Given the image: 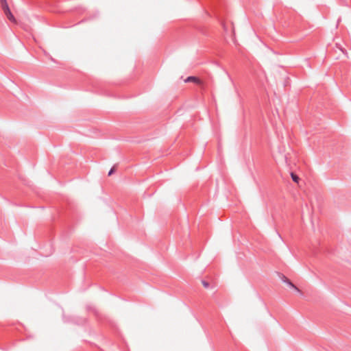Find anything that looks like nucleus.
<instances>
[{
  "label": "nucleus",
  "instance_id": "nucleus-8",
  "mask_svg": "<svg viewBox=\"0 0 351 351\" xmlns=\"http://www.w3.org/2000/svg\"><path fill=\"white\" fill-rule=\"evenodd\" d=\"M3 1H4V2H5V1H7V0H0L1 3H3Z\"/></svg>",
  "mask_w": 351,
  "mask_h": 351
},
{
  "label": "nucleus",
  "instance_id": "nucleus-4",
  "mask_svg": "<svg viewBox=\"0 0 351 351\" xmlns=\"http://www.w3.org/2000/svg\"><path fill=\"white\" fill-rule=\"evenodd\" d=\"M1 8L3 10V12H5V11H8V10L10 9L9 8V5L8 4V2L7 1H3V3H1Z\"/></svg>",
  "mask_w": 351,
  "mask_h": 351
},
{
  "label": "nucleus",
  "instance_id": "nucleus-6",
  "mask_svg": "<svg viewBox=\"0 0 351 351\" xmlns=\"http://www.w3.org/2000/svg\"><path fill=\"white\" fill-rule=\"evenodd\" d=\"M202 282L203 286L205 288L208 289L210 287V285H209V283L207 281L202 280Z\"/></svg>",
  "mask_w": 351,
  "mask_h": 351
},
{
  "label": "nucleus",
  "instance_id": "nucleus-9",
  "mask_svg": "<svg viewBox=\"0 0 351 351\" xmlns=\"http://www.w3.org/2000/svg\"><path fill=\"white\" fill-rule=\"evenodd\" d=\"M344 5H348V3L346 1H344Z\"/></svg>",
  "mask_w": 351,
  "mask_h": 351
},
{
  "label": "nucleus",
  "instance_id": "nucleus-3",
  "mask_svg": "<svg viewBox=\"0 0 351 351\" xmlns=\"http://www.w3.org/2000/svg\"><path fill=\"white\" fill-rule=\"evenodd\" d=\"M4 14H5L9 21H10L12 23L16 22V19L12 13L11 12L10 9H9L8 11H5Z\"/></svg>",
  "mask_w": 351,
  "mask_h": 351
},
{
  "label": "nucleus",
  "instance_id": "nucleus-2",
  "mask_svg": "<svg viewBox=\"0 0 351 351\" xmlns=\"http://www.w3.org/2000/svg\"><path fill=\"white\" fill-rule=\"evenodd\" d=\"M185 82H193L196 84L201 85L202 84L199 78L195 76H189L185 80Z\"/></svg>",
  "mask_w": 351,
  "mask_h": 351
},
{
  "label": "nucleus",
  "instance_id": "nucleus-1",
  "mask_svg": "<svg viewBox=\"0 0 351 351\" xmlns=\"http://www.w3.org/2000/svg\"><path fill=\"white\" fill-rule=\"evenodd\" d=\"M280 277L282 282L287 284L290 287L294 289L297 292L300 293V294H302L301 291L295 285H293L291 282V281L289 279H288L285 275L280 274Z\"/></svg>",
  "mask_w": 351,
  "mask_h": 351
},
{
  "label": "nucleus",
  "instance_id": "nucleus-7",
  "mask_svg": "<svg viewBox=\"0 0 351 351\" xmlns=\"http://www.w3.org/2000/svg\"><path fill=\"white\" fill-rule=\"evenodd\" d=\"M114 171H115L114 167H112V168L110 169V171H109V172H108V176H111L112 173H114Z\"/></svg>",
  "mask_w": 351,
  "mask_h": 351
},
{
  "label": "nucleus",
  "instance_id": "nucleus-5",
  "mask_svg": "<svg viewBox=\"0 0 351 351\" xmlns=\"http://www.w3.org/2000/svg\"><path fill=\"white\" fill-rule=\"evenodd\" d=\"M291 176L293 182H298L300 178L296 174L291 173Z\"/></svg>",
  "mask_w": 351,
  "mask_h": 351
}]
</instances>
